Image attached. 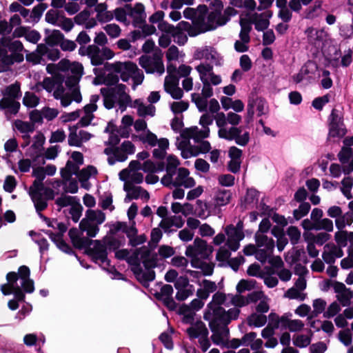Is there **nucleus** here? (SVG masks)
Segmentation results:
<instances>
[{"label": "nucleus", "instance_id": "nucleus-1", "mask_svg": "<svg viewBox=\"0 0 353 353\" xmlns=\"http://www.w3.org/2000/svg\"><path fill=\"white\" fill-rule=\"evenodd\" d=\"M30 271L28 267L22 265L18 272H10L7 274L8 283L0 286L3 294H13L19 301H24L26 293H32L34 290V281L30 278Z\"/></svg>", "mask_w": 353, "mask_h": 353}, {"label": "nucleus", "instance_id": "nucleus-2", "mask_svg": "<svg viewBox=\"0 0 353 353\" xmlns=\"http://www.w3.org/2000/svg\"><path fill=\"white\" fill-rule=\"evenodd\" d=\"M272 14L265 12L261 14L254 13L250 17V19L241 18L239 25L241 31L239 32V40L234 43V49L238 52H244L248 50V43L250 42V33L252 30V24H254L257 31H263L268 28L270 25L269 19Z\"/></svg>", "mask_w": 353, "mask_h": 353}, {"label": "nucleus", "instance_id": "nucleus-3", "mask_svg": "<svg viewBox=\"0 0 353 353\" xmlns=\"http://www.w3.org/2000/svg\"><path fill=\"white\" fill-rule=\"evenodd\" d=\"M179 159L172 154L168 156L166 159V174L162 177L161 183L165 186H183L191 188L196 184L194 179L189 176L190 172L187 168H180Z\"/></svg>", "mask_w": 353, "mask_h": 353}, {"label": "nucleus", "instance_id": "nucleus-4", "mask_svg": "<svg viewBox=\"0 0 353 353\" xmlns=\"http://www.w3.org/2000/svg\"><path fill=\"white\" fill-rule=\"evenodd\" d=\"M134 128L139 132L137 138L143 144H147L150 147L158 146L153 150V157L158 159H163L166 150L169 148V141L166 138L158 139L157 135L148 129L147 123L144 119H139L134 122Z\"/></svg>", "mask_w": 353, "mask_h": 353}, {"label": "nucleus", "instance_id": "nucleus-5", "mask_svg": "<svg viewBox=\"0 0 353 353\" xmlns=\"http://www.w3.org/2000/svg\"><path fill=\"white\" fill-rule=\"evenodd\" d=\"M127 90V86L123 83L117 84L112 88H102L100 92L103 96L105 108L110 110L118 106L121 112L125 111L132 103V99Z\"/></svg>", "mask_w": 353, "mask_h": 353}, {"label": "nucleus", "instance_id": "nucleus-6", "mask_svg": "<svg viewBox=\"0 0 353 353\" xmlns=\"http://www.w3.org/2000/svg\"><path fill=\"white\" fill-rule=\"evenodd\" d=\"M110 69L114 73L119 74L124 82H128L132 78L133 81L132 89L134 90L138 85L142 84L145 78L143 72L132 61L115 62L110 65Z\"/></svg>", "mask_w": 353, "mask_h": 353}, {"label": "nucleus", "instance_id": "nucleus-7", "mask_svg": "<svg viewBox=\"0 0 353 353\" xmlns=\"http://www.w3.org/2000/svg\"><path fill=\"white\" fill-rule=\"evenodd\" d=\"M32 176L35 177L32 185L30 188L29 194L37 212H41L47 208L48 203L43 198L41 191L43 190V181L46 178L43 167L34 168Z\"/></svg>", "mask_w": 353, "mask_h": 353}, {"label": "nucleus", "instance_id": "nucleus-8", "mask_svg": "<svg viewBox=\"0 0 353 353\" xmlns=\"http://www.w3.org/2000/svg\"><path fill=\"white\" fill-rule=\"evenodd\" d=\"M214 117L209 113L203 114L199 119V125L201 126H192L182 130L180 136L185 138H192L196 143L208 138L210 136L209 126L212 124Z\"/></svg>", "mask_w": 353, "mask_h": 353}, {"label": "nucleus", "instance_id": "nucleus-9", "mask_svg": "<svg viewBox=\"0 0 353 353\" xmlns=\"http://www.w3.org/2000/svg\"><path fill=\"white\" fill-rule=\"evenodd\" d=\"M139 64L147 74L157 73L161 76L165 72L163 53L159 48H157L152 55H141L139 58Z\"/></svg>", "mask_w": 353, "mask_h": 353}, {"label": "nucleus", "instance_id": "nucleus-10", "mask_svg": "<svg viewBox=\"0 0 353 353\" xmlns=\"http://www.w3.org/2000/svg\"><path fill=\"white\" fill-rule=\"evenodd\" d=\"M240 310L237 307L225 311L223 307H216L212 312H206L204 319L210 321V325L216 324L226 327L232 320L238 318Z\"/></svg>", "mask_w": 353, "mask_h": 353}, {"label": "nucleus", "instance_id": "nucleus-11", "mask_svg": "<svg viewBox=\"0 0 353 353\" xmlns=\"http://www.w3.org/2000/svg\"><path fill=\"white\" fill-rule=\"evenodd\" d=\"M135 150V145L130 141H124L119 146L106 147L103 152L108 156V163L114 165L117 161H126Z\"/></svg>", "mask_w": 353, "mask_h": 353}, {"label": "nucleus", "instance_id": "nucleus-12", "mask_svg": "<svg viewBox=\"0 0 353 353\" xmlns=\"http://www.w3.org/2000/svg\"><path fill=\"white\" fill-rule=\"evenodd\" d=\"M186 333L190 340L198 339L200 347L205 352L210 347V341L208 339L209 332L206 325L201 321H197L186 329Z\"/></svg>", "mask_w": 353, "mask_h": 353}, {"label": "nucleus", "instance_id": "nucleus-13", "mask_svg": "<svg viewBox=\"0 0 353 353\" xmlns=\"http://www.w3.org/2000/svg\"><path fill=\"white\" fill-rule=\"evenodd\" d=\"M218 136L227 141H234L240 146H245L250 139V132L243 126H231L227 130L218 131Z\"/></svg>", "mask_w": 353, "mask_h": 353}, {"label": "nucleus", "instance_id": "nucleus-14", "mask_svg": "<svg viewBox=\"0 0 353 353\" xmlns=\"http://www.w3.org/2000/svg\"><path fill=\"white\" fill-rule=\"evenodd\" d=\"M227 19L220 10H212L201 21L196 23L199 33L215 30L219 26L226 24Z\"/></svg>", "mask_w": 353, "mask_h": 353}, {"label": "nucleus", "instance_id": "nucleus-15", "mask_svg": "<svg viewBox=\"0 0 353 353\" xmlns=\"http://www.w3.org/2000/svg\"><path fill=\"white\" fill-rule=\"evenodd\" d=\"M175 70V67L172 65L167 66V72L168 74L165 77L164 90L174 99H181L183 97V92L179 86V77L172 74V71Z\"/></svg>", "mask_w": 353, "mask_h": 353}, {"label": "nucleus", "instance_id": "nucleus-16", "mask_svg": "<svg viewBox=\"0 0 353 353\" xmlns=\"http://www.w3.org/2000/svg\"><path fill=\"white\" fill-rule=\"evenodd\" d=\"M59 65L61 69L68 71L67 85H75L79 83L83 73L82 64L78 62L70 63L68 60L63 59L59 63Z\"/></svg>", "mask_w": 353, "mask_h": 353}, {"label": "nucleus", "instance_id": "nucleus-17", "mask_svg": "<svg viewBox=\"0 0 353 353\" xmlns=\"http://www.w3.org/2000/svg\"><path fill=\"white\" fill-rule=\"evenodd\" d=\"M207 242L199 238H196L192 245L187 247L185 255L192 259V265L194 267H199L197 259L207 256Z\"/></svg>", "mask_w": 353, "mask_h": 353}, {"label": "nucleus", "instance_id": "nucleus-18", "mask_svg": "<svg viewBox=\"0 0 353 353\" xmlns=\"http://www.w3.org/2000/svg\"><path fill=\"white\" fill-rule=\"evenodd\" d=\"M271 227L270 221L265 218L261 221L259 230L254 235L255 242L257 246L263 247V245H268V250L274 249V240L268 237L265 234L270 230Z\"/></svg>", "mask_w": 353, "mask_h": 353}, {"label": "nucleus", "instance_id": "nucleus-19", "mask_svg": "<svg viewBox=\"0 0 353 353\" xmlns=\"http://www.w3.org/2000/svg\"><path fill=\"white\" fill-rule=\"evenodd\" d=\"M99 96L97 94L91 96L90 103L85 105L83 110H81V119L76 124L77 126L87 127L91 123L94 117L93 113L97 110V103L99 101Z\"/></svg>", "mask_w": 353, "mask_h": 353}, {"label": "nucleus", "instance_id": "nucleus-20", "mask_svg": "<svg viewBox=\"0 0 353 353\" xmlns=\"http://www.w3.org/2000/svg\"><path fill=\"white\" fill-rule=\"evenodd\" d=\"M216 121V125L218 127V131H222V130H227L230 128L228 124H230L232 126H236L241 121V117L236 113L230 112L227 114L223 112L217 113L214 117Z\"/></svg>", "mask_w": 353, "mask_h": 353}, {"label": "nucleus", "instance_id": "nucleus-21", "mask_svg": "<svg viewBox=\"0 0 353 353\" xmlns=\"http://www.w3.org/2000/svg\"><path fill=\"white\" fill-rule=\"evenodd\" d=\"M89 245H92V247L88 250V253L93 260L101 264L108 263V250L102 241H90Z\"/></svg>", "mask_w": 353, "mask_h": 353}, {"label": "nucleus", "instance_id": "nucleus-22", "mask_svg": "<svg viewBox=\"0 0 353 353\" xmlns=\"http://www.w3.org/2000/svg\"><path fill=\"white\" fill-rule=\"evenodd\" d=\"M225 232L228 236L225 245L231 251H236L240 247V241L244 238L243 232H240L234 228V225H229L225 228Z\"/></svg>", "mask_w": 353, "mask_h": 353}, {"label": "nucleus", "instance_id": "nucleus-23", "mask_svg": "<svg viewBox=\"0 0 353 353\" xmlns=\"http://www.w3.org/2000/svg\"><path fill=\"white\" fill-rule=\"evenodd\" d=\"M268 245L259 247L257 246L256 244H249L244 248L243 253L247 256L254 254L255 258L258 261L264 263L268 261V259L272 256L274 251V250H268Z\"/></svg>", "mask_w": 353, "mask_h": 353}, {"label": "nucleus", "instance_id": "nucleus-24", "mask_svg": "<svg viewBox=\"0 0 353 353\" xmlns=\"http://www.w3.org/2000/svg\"><path fill=\"white\" fill-rule=\"evenodd\" d=\"M343 256V251L340 246L334 243H328L323 247L322 259L328 265H332L337 259Z\"/></svg>", "mask_w": 353, "mask_h": 353}, {"label": "nucleus", "instance_id": "nucleus-25", "mask_svg": "<svg viewBox=\"0 0 353 353\" xmlns=\"http://www.w3.org/2000/svg\"><path fill=\"white\" fill-rule=\"evenodd\" d=\"M77 125L70 128V134L68 135V144L70 146L81 147L83 143L88 141L92 137V134L87 131L81 130L77 131Z\"/></svg>", "mask_w": 353, "mask_h": 353}, {"label": "nucleus", "instance_id": "nucleus-26", "mask_svg": "<svg viewBox=\"0 0 353 353\" xmlns=\"http://www.w3.org/2000/svg\"><path fill=\"white\" fill-rule=\"evenodd\" d=\"M290 316L291 314H285L278 318L275 327H281L292 332L301 331L305 325L304 323L299 319H292Z\"/></svg>", "mask_w": 353, "mask_h": 353}, {"label": "nucleus", "instance_id": "nucleus-27", "mask_svg": "<svg viewBox=\"0 0 353 353\" xmlns=\"http://www.w3.org/2000/svg\"><path fill=\"white\" fill-rule=\"evenodd\" d=\"M125 8L128 10V15L132 19L134 26L141 27L145 22L146 13L141 3H137L134 7L126 5Z\"/></svg>", "mask_w": 353, "mask_h": 353}, {"label": "nucleus", "instance_id": "nucleus-28", "mask_svg": "<svg viewBox=\"0 0 353 353\" xmlns=\"http://www.w3.org/2000/svg\"><path fill=\"white\" fill-rule=\"evenodd\" d=\"M334 285V291L336 294L337 301H339L342 306H348L351 299L353 298L352 291L350 288H346L343 283L335 281Z\"/></svg>", "mask_w": 353, "mask_h": 353}, {"label": "nucleus", "instance_id": "nucleus-29", "mask_svg": "<svg viewBox=\"0 0 353 353\" xmlns=\"http://www.w3.org/2000/svg\"><path fill=\"white\" fill-rule=\"evenodd\" d=\"M123 189L127 192V196L125 199V202L139 198L148 201L150 199V194L148 191L140 186H134L130 183H125Z\"/></svg>", "mask_w": 353, "mask_h": 353}, {"label": "nucleus", "instance_id": "nucleus-30", "mask_svg": "<svg viewBox=\"0 0 353 353\" xmlns=\"http://www.w3.org/2000/svg\"><path fill=\"white\" fill-rule=\"evenodd\" d=\"M20 103L10 97H3L0 100V110H4L5 115L10 118L12 115L18 113L20 108Z\"/></svg>", "mask_w": 353, "mask_h": 353}, {"label": "nucleus", "instance_id": "nucleus-31", "mask_svg": "<svg viewBox=\"0 0 353 353\" xmlns=\"http://www.w3.org/2000/svg\"><path fill=\"white\" fill-rule=\"evenodd\" d=\"M196 70L199 74L200 72L205 74V79L210 85H218L222 81L221 77L213 72V67L210 64L201 63L196 67Z\"/></svg>", "mask_w": 353, "mask_h": 353}, {"label": "nucleus", "instance_id": "nucleus-32", "mask_svg": "<svg viewBox=\"0 0 353 353\" xmlns=\"http://www.w3.org/2000/svg\"><path fill=\"white\" fill-rule=\"evenodd\" d=\"M181 140L177 139V148L181 150V156L183 159H189L192 157H196L198 155L197 149L195 146L190 144V139L191 138L182 137Z\"/></svg>", "mask_w": 353, "mask_h": 353}, {"label": "nucleus", "instance_id": "nucleus-33", "mask_svg": "<svg viewBox=\"0 0 353 353\" xmlns=\"http://www.w3.org/2000/svg\"><path fill=\"white\" fill-rule=\"evenodd\" d=\"M130 107L136 108L139 117H145L147 116L153 117L155 114L156 108L152 105H145L140 99L132 101Z\"/></svg>", "mask_w": 353, "mask_h": 353}, {"label": "nucleus", "instance_id": "nucleus-34", "mask_svg": "<svg viewBox=\"0 0 353 353\" xmlns=\"http://www.w3.org/2000/svg\"><path fill=\"white\" fill-rule=\"evenodd\" d=\"M183 224L184 220L181 216L173 215L162 219L159 223V227H161L165 232L170 233L172 232L170 228L172 226L176 228H181L183 227Z\"/></svg>", "mask_w": 353, "mask_h": 353}, {"label": "nucleus", "instance_id": "nucleus-35", "mask_svg": "<svg viewBox=\"0 0 353 353\" xmlns=\"http://www.w3.org/2000/svg\"><path fill=\"white\" fill-rule=\"evenodd\" d=\"M68 235L75 248L81 249L89 245L90 240L87 237L83 236V232H80L77 228L70 229Z\"/></svg>", "mask_w": 353, "mask_h": 353}, {"label": "nucleus", "instance_id": "nucleus-36", "mask_svg": "<svg viewBox=\"0 0 353 353\" xmlns=\"http://www.w3.org/2000/svg\"><path fill=\"white\" fill-rule=\"evenodd\" d=\"M254 108H256V111L258 112V116L264 114L267 110L266 103L263 99L256 98L252 101H250L248 105L247 111L248 114L250 118H252L254 114Z\"/></svg>", "mask_w": 353, "mask_h": 353}, {"label": "nucleus", "instance_id": "nucleus-37", "mask_svg": "<svg viewBox=\"0 0 353 353\" xmlns=\"http://www.w3.org/2000/svg\"><path fill=\"white\" fill-rule=\"evenodd\" d=\"M334 241L336 245L340 246L341 249L346 247L348 242L353 245V232L339 230L334 234Z\"/></svg>", "mask_w": 353, "mask_h": 353}, {"label": "nucleus", "instance_id": "nucleus-38", "mask_svg": "<svg viewBox=\"0 0 353 353\" xmlns=\"http://www.w3.org/2000/svg\"><path fill=\"white\" fill-rule=\"evenodd\" d=\"M194 57L196 59L214 61L216 59V52L212 47L204 46L196 50Z\"/></svg>", "mask_w": 353, "mask_h": 353}, {"label": "nucleus", "instance_id": "nucleus-39", "mask_svg": "<svg viewBox=\"0 0 353 353\" xmlns=\"http://www.w3.org/2000/svg\"><path fill=\"white\" fill-rule=\"evenodd\" d=\"M86 55L90 59L93 65H101L103 64L101 49L98 46L92 44L86 48Z\"/></svg>", "mask_w": 353, "mask_h": 353}, {"label": "nucleus", "instance_id": "nucleus-40", "mask_svg": "<svg viewBox=\"0 0 353 353\" xmlns=\"http://www.w3.org/2000/svg\"><path fill=\"white\" fill-rule=\"evenodd\" d=\"M227 299H229L228 295L226 296L225 294L218 292L212 296V300L208 305L207 312H212L216 307H222L221 305H228L225 303Z\"/></svg>", "mask_w": 353, "mask_h": 353}, {"label": "nucleus", "instance_id": "nucleus-41", "mask_svg": "<svg viewBox=\"0 0 353 353\" xmlns=\"http://www.w3.org/2000/svg\"><path fill=\"white\" fill-rule=\"evenodd\" d=\"M104 132L109 134L108 140L105 142L106 146L114 147L120 141V138L117 134L115 125L108 123L104 130Z\"/></svg>", "mask_w": 353, "mask_h": 353}, {"label": "nucleus", "instance_id": "nucleus-42", "mask_svg": "<svg viewBox=\"0 0 353 353\" xmlns=\"http://www.w3.org/2000/svg\"><path fill=\"white\" fill-rule=\"evenodd\" d=\"M79 227L82 232L85 231L90 237H94L98 233L99 228L98 224L93 223L86 219L81 220Z\"/></svg>", "mask_w": 353, "mask_h": 353}, {"label": "nucleus", "instance_id": "nucleus-43", "mask_svg": "<svg viewBox=\"0 0 353 353\" xmlns=\"http://www.w3.org/2000/svg\"><path fill=\"white\" fill-rule=\"evenodd\" d=\"M232 194L228 190H219L214 196V203L216 206H223L230 203Z\"/></svg>", "mask_w": 353, "mask_h": 353}, {"label": "nucleus", "instance_id": "nucleus-44", "mask_svg": "<svg viewBox=\"0 0 353 353\" xmlns=\"http://www.w3.org/2000/svg\"><path fill=\"white\" fill-rule=\"evenodd\" d=\"M322 7L321 1H316L314 3L308 6L303 12V17L307 19H313L319 15Z\"/></svg>", "mask_w": 353, "mask_h": 353}, {"label": "nucleus", "instance_id": "nucleus-45", "mask_svg": "<svg viewBox=\"0 0 353 353\" xmlns=\"http://www.w3.org/2000/svg\"><path fill=\"white\" fill-rule=\"evenodd\" d=\"M3 97H10L14 100L19 99L21 96L20 83L15 82L7 86L3 91H2Z\"/></svg>", "mask_w": 353, "mask_h": 353}, {"label": "nucleus", "instance_id": "nucleus-46", "mask_svg": "<svg viewBox=\"0 0 353 353\" xmlns=\"http://www.w3.org/2000/svg\"><path fill=\"white\" fill-rule=\"evenodd\" d=\"M79 172V165L68 161L65 165V167L61 170V174L62 178L68 181L72 175L77 176Z\"/></svg>", "mask_w": 353, "mask_h": 353}, {"label": "nucleus", "instance_id": "nucleus-47", "mask_svg": "<svg viewBox=\"0 0 353 353\" xmlns=\"http://www.w3.org/2000/svg\"><path fill=\"white\" fill-rule=\"evenodd\" d=\"M353 223V213L347 212L343 215H340L335 220L336 227L339 230L343 229L346 225H350Z\"/></svg>", "mask_w": 353, "mask_h": 353}, {"label": "nucleus", "instance_id": "nucleus-48", "mask_svg": "<svg viewBox=\"0 0 353 353\" xmlns=\"http://www.w3.org/2000/svg\"><path fill=\"white\" fill-rule=\"evenodd\" d=\"M248 324L250 326L262 327L267 322V317L263 314L254 313L248 318Z\"/></svg>", "mask_w": 353, "mask_h": 353}, {"label": "nucleus", "instance_id": "nucleus-49", "mask_svg": "<svg viewBox=\"0 0 353 353\" xmlns=\"http://www.w3.org/2000/svg\"><path fill=\"white\" fill-rule=\"evenodd\" d=\"M77 201H79V199L76 196H68L66 194H62L61 196L56 199L55 203L60 208H62L68 206L72 207V205L77 203Z\"/></svg>", "mask_w": 353, "mask_h": 353}, {"label": "nucleus", "instance_id": "nucleus-50", "mask_svg": "<svg viewBox=\"0 0 353 353\" xmlns=\"http://www.w3.org/2000/svg\"><path fill=\"white\" fill-rule=\"evenodd\" d=\"M40 99L34 93L26 92L23 99V103L29 108H33L38 105Z\"/></svg>", "mask_w": 353, "mask_h": 353}, {"label": "nucleus", "instance_id": "nucleus-51", "mask_svg": "<svg viewBox=\"0 0 353 353\" xmlns=\"http://www.w3.org/2000/svg\"><path fill=\"white\" fill-rule=\"evenodd\" d=\"M97 168L93 165H88V167L79 170L77 177L79 181H87L90 177L97 175Z\"/></svg>", "mask_w": 353, "mask_h": 353}, {"label": "nucleus", "instance_id": "nucleus-52", "mask_svg": "<svg viewBox=\"0 0 353 353\" xmlns=\"http://www.w3.org/2000/svg\"><path fill=\"white\" fill-rule=\"evenodd\" d=\"M59 81L54 80L50 77H46L41 82H39L36 85V88L39 90L40 87L46 90L48 92H52L54 91L56 85Z\"/></svg>", "mask_w": 353, "mask_h": 353}, {"label": "nucleus", "instance_id": "nucleus-53", "mask_svg": "<svg viewBox=\"0 0 353 353\" xmlns=\"http://www.w3.org/2000/svg\"><path fill=\"white\" fill-rule=\"evenodd\" d=\"M346 134V130L343 127V123H330L329 136L332 137H342Z\"/></svg>", "mask_w": 353, "mask_h": 353}, {"label": "nucleus", "instance_id": "nucleus-54", "mask_svg": "<svg viewBox=\"0 0 353 353\" xmlns=\"http://www.w3.org/2000/svg\"><path fill=\"white\" fill-rule=\"evenodd\" d=\"M14 124L16 129L21 133H32L34 131V124L32 123L17 119Z\"/></svg>", "mask_w": 353, "mask_h": 353}, {"label": "nucleus", "instance_id": "nucleus-55", "mask_svg": "<svg viewBox=\"0 0 353 353\" xmlns=\"http://www.w3.org/2000/svg\"><path fill=\"white\" fill-rule=\"evenodd\" d=\"M192 101L196 104L200 112H205L208 106V98L199 93H193L191 95Z\"/></svg>", "mask_w": 353, "mask_h": 353}, {"label": "nucleus", "instance_id": "nucleus-56", "mask_svg": "<svg viewBox=\"0 0 353 353\" xmlns=\"http://www.w3.org/2000/svg\"><path fill=\"white\" fill-rule=\"evenodd\" d=\"M86 216V219L98 225L101 224L105 219V214L100 210H88Z\"/></svg>", "mask_w": 353, "mask_h": 353}, {"label": "nucleus", "instance_id": "nucleus-57", "mask_svg": "<svg viewBox=\"0 0 353 353\" xmlns=\"http://www.w3.org/2000/svg\"><path fill=\"white\" fill-rule=\"evenodd\" d=\"M311 208L307 202H302L299 208L293 211V216L296 220H299L308 214Z\"/></svg>", "mask_w": 353, "mask_h": 353}, {"label": "nucleus", "instance_id": "nucleus-58", "mask_svg": "<svg viewBox=\"0 0 353 353\" xmlns=\"http://www.w3.org/2000/svg\"><path fill=\"white\" fill-rule=\"evenodd\" d=\"M311 343V337L306 334H297L293 336V344L299 347H307Z\"/></svg>", "mask_w": 353, "mask_h": 353}, {"label": "nucleus", "instance_id": "nucleus-59", "mask_svg": "<svg viewBox=\"0 0 353 353\" xmlns=\"http://www.w3.org/2000/svg\"><path fill=\"white\" fill-rule=\"evenodd\" d=\"M102 242L105 245L107 250H116L121 246V242L119 239L113 236H105Z\"/></svg>", "mask_w": 353, "mask_h": 353}, {"label": "nucleus", "instance_id": "nucleus-60", "mask_svg": "<svg viewBox=\"0 0 353 353\" xmlns=\"http://www.w3.org/2000/svg\"><path fill=\"white\" fill-rule=\"evenodd\" d=\"M183 56L184 54L174 45L170 46L165 53V57L168 61H178L180 57H183Z\"/></svg>", "mask_w": 353, "mask_h": 353}, {"label": "nucleus", "instance_id": "nucleus-61", "mask_svg": "<svg viewBox=\"0 0 353 353\" xmlns=\"http://www.w3.org/2000/svg\"><path fill=\"white\" fill-rule=\"evenodd\" d=\"M284 296L290 299L303 301L306 298V294L300 292L296 288L292 287L285 292Z\"/></svg>", "mask_w": 353, "mask_h": 353}, {"label": "nucleus", "instance_id": "nucleus-62", "mask_svg": "<svg viewBox=\"0 0 353 353\" xmlns=\"http://www.w3.org/2000/svg\"><path fill=\"white\" fill-rule=\"evenodd\" d=\"M103 30L112 39L119 37L121 33V28L116 23L107 24L103 27Z\"/></svg>", "mask_w": 353, "mask_h": 353}, {"label": "nucleus", "instance_id": "nucleus-63", "mask_svg": "<svg viewBox=\"0 0 353 353\" xmlns=\"http://www.w3.org/2000/svg\"><path fill=\"white\" fill-rule=\"evenodd\" d=\"M342 188L341 191L343 194L347 198L351 199V189L353 186V178L347 176L345 177L341 181Z\"/></svg>", "mask_w": 353, "mask_h": 353}, {"label": "nucleus", "instance_id": "nucleus-64", "mask_svg": "<svg viewBox=\"0 0 353 353\" xmlns=\"http://www.w3.org/2000/svg\"><path fill=\"white\" fill-rule=\"evenodd\" d=\"M62 15V13L60 12L51 9L46 14L45 19L48 23L57 26Z\"/></svg>", "mask_w": 353, "mask_h": 353}]
</instances>
